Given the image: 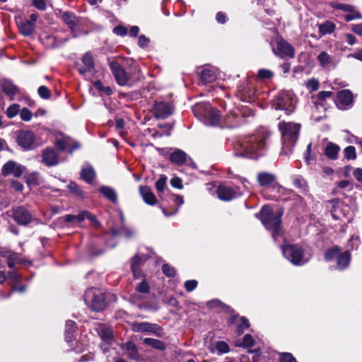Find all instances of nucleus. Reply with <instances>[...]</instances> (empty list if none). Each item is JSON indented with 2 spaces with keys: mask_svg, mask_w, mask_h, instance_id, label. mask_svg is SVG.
<instances>
[{
  "mask_svg": "<svg viewBox=\"0 0 362 362\" xmlns=\"http://www.w3.org/2000/svg\"><path fill=\"white\" fill-rule=\"evenodd\" d=\"M271 135L270 131L265 127H259L255 134L246 139L241 144L239 154L243 157L256 158L261 154Z\"/></svg>",
  "mask_w": 362,
  "mask_h": 362,
  "instance_id": "1",
  "label": "nucleus"
},
{
  "mask_svg": "<svg viewBox=\"0 0 362 362\" xmlns=\"http://www.w3.org/2000/svg\"><path fill=\"white\" fill-rule=\"evenodd\" d=\"M283 214L284 211L281 209L276 214H274L272 208L269 206H263L260 211L262 223L272 233L274 240L282 235L281 223Z\"/></svg>",
  "mask_w": 362,
  "mask_h": 362,
  "instance_id": "2",
  "label": "nucleus"
},
{
  "mask_svg": "<svg viewBox=\"0 0 362 362\" xmlns=\"http://www.w3.org/2000/svg\"><path fill=\"white\" fill-rule=\"evenodd\" d=\"M279 129L281 133L283 153L287 154L291 151L298 139L300 124L282 121L279 123Z\"/></svg>",
  "mask_w": 362,
  "mask_h": 362,
  "instance_id": "3",
  "label": "nucleus"
},
{
  "mask_svg": "<svg viewBox=\"0 0 362 362\" xmlns=\"http://www.w3.org/2000/svg\"><path fill=\"white\" fill-rule=\"evenodd\" d=\"M109 66L117 83L119 86H132L141 78V69L138 66H134L132 72L129 74L117 62H110Z\"/></svg>",
  "mask_w": 362,
  "mask_h": 362,
  "instance_id": "4",
  "label": "nucleus"
},
{
  "mask_svg": "<svg viewBox=\"0 0 362 362\" xmlns=\"http://www.w3.org/2000/svg\"><path fill=\"white\" fill-rule=\"evenodd\" d=\"M84 300L87 306L94 311H101L106 306L104 293L95 288H89L85 292Z\"/></svg>",
  "mask_w": 362,
  "mask_h": 362,
  "instance_id": "5",
  "label": "nucleus"
},
{
  "mask_svg": "<svg viewBox=\"0 0 362 362\" xmlns=\"http://www.w3.org/2000/svg\"><path fill=\"white\" fill-rule=\"evenodd\" d=\"M281 251L284 256L294 265H301L308 261L302 249L296 245H282Z\"/></svg>",
  "mask_w": 362,
  "mask_h": 362,
  "instance_id": "6",
  "label": "nucleus"
},
{
  "mask_svg": "<svg viewBox=\"0 0 362 362\" xmlns=\"http://www.w3.org/2000/svg\"><path fill=\"white\" fill-rule=\"evenodd\" d=\"M335 257H337V267L339 269L346 268L349 265L351 259L349 252L339 254V249L337 247H332L325 253V259L327 260L332 259Z\"/></svg>",
  "mask_w": 362,
  "mask_h": 362,
  "instance_id": "7",
  "label": "nucleus"
},
{
  "mask_svg": "<svg viewBox=\"0 0 362 362\" xmlns=\"http://www.w3.org/2000/svg\"><path fill=\"white\" fill-rule=\"evenodd\" d=\"M237 96L243 101L252 102L255 100L256 90L246 81L238 86Z\"/></svg>",
  "mask_w": 362,
  "mask_h": 362,
  "instance_id": "8",
  "label": "nucleus"
},
{
  "mask_svg": "<svg viewBox=\"0 0 362 362\" xmlns=\"http://www.w3.org/2000/svg\"><path fill=\"white\" fill-rule=\"evenodd\" d=\"M25 170V168L17 163L9 160L1 168V174L6 177L12 175L16 177H18L22 175Z\"/></svg>",
  "mask_w": 362,
  "mask_h": 362,
  "instance_id": "9",
  "label": "nucleus"
},
{
  "mask_svg": "<svg viewBox=\"0 0 362 362\" xmlns=\"http://www.w3.org/2000/svg\"><path fill=\"white\" fill-rule=\"evenodd\" d=\"M16 141L18 144L25 150L31 149L35 146V136L31 132H20Z\"/></svg>",
  "mask_w": 362,
  "mask_h": 362,
  "instance_id": "10",
  "label": "nucleus"
},
{
  "mask_svg": "<svg viewBox=\"0 0 362 362\" xmlns=\"http://www.w3.org/2000/svg\"><path fill=\"white\" fill-rule=\"evenodd\" d=\"M274 52L276 55L281 58L286 57L292 58L294 57V50L292 46L282 39L276 41V50L274 49Z\"/></svg>",
  "mask_w": 362,
  "mask_h": 362,
  "instance_id": "11",
  "label": "nucleus"
},
{
  "mask_svg": "<svg viewBox=\"0 0 362 362\" xmlns=\"http://www.w3.org/2000/svg\"><path fill=\"white\" fill-rule=\"evenodd\" d=\"M197 119L206 126L216 127L222 125L225 117L221 115H196Z\"/></svg>",
  "mask_w": 362,
  "mask_h": 362,
  "instance_id": "12",
  "label": "nucleus"
},
{
  "mask_svg": "<svg viewBox=\"0 0 362 362\" xmlns=\"http://www.w3.org/2000/svg\"><path fill=\"white\" fill-rule=\"evenodd\" d=\"M14 220L21 225H26L31 221L32 216L29 211L23 207H17L13 210Z\"/></svg>",
  "mask_w": 362,
  "mask_h": 362,
  "instance_id": "13",
  "label": "nucleus"
},
{
  "mask_svg": "<svg viewBox=\"0 0 362 362\" xmlns=\"http://www.w3.org/2000/svg\"><path fill=\"white\" fill-rule=\"evenodd\" d=\"M55 145L61 151L70 150V152L79 147L76 141L66 136H62L61 139L57 138Z\"/></svg>",
  "mask_w": 362,
  "mask_h": 362,
  "instance_id": "14",
  "label": "nucleus"
},
{
  "mask_svg": "<svg viewBox=\"0 0 362 362\" xmlns=\"http://www.w3.org/2000/svg\"><path fill=\"white\" fill-rule=\"evenodd\" d=\"M0 255L8 259V266L13 268L16 264H25L28 262L26 260L21 258L19 255L10 250H1Z\"/></svg>",
  "mask_w": 362,
  "mask_h": 362,
  "instance_id": "15",
  "label": "nucleus"
},
{
  "mask_svg": "<svg viewBox=\"0 0 362 362\" xmlns=\"http://www.w3.org/2000/svg\"><path fill=\"white\" fill-rule=\"evenodd\" d=\"M83 66H78V71L81 75H85L88 72H90L94 69V62L92 54L90 52L84 54L81 58Z\"/></svg>",
  "mask_w": 362,
  "mask_h": 362,
  "instance_id": "16",
  "label": "nucleus"
},
{
  "mask_svg": "<svg viewBox=\"0 0 362 362\" xmlns=\"http://www.w3.org/2000/svg\"><path fill=\"white\" fill-rule=\"evenodd\" d=\"M42 162L47 166H53L59 163L58 156L56 151L51 148H47L42 151Z\"/></svg>",
  "mask_w": 362,
  "mask_h": 362,
  "instance_id": "17",
  "label": "nucleus"
},
{
  "mask_svg": "<svg viewBox=\"0 0 362 362\" xmlns=\"http://www.w3.org/2000/svg\"><path fill=\"white\" fill-rule=\"evenodd\" d=\"M139 192L144 202L148 205L153 206L157 203V199L151 189L147 186H141Z\"/></svg>",
  "mask_w": 362,
  "mask_h": 362,
  "instance_id": "18",
  "label": "nucleus"
},
{
  "mask_svg": "<svg viewBox=\"0 0 362 362\" xmlns=\"http://www.w3.org/2000/svg\"><path fill=\"white\" fill-rule=\"evenodd\" d=\"M157 326L148 322H134L131 325V329L136 332H155Z\"/></svg>",
  "mask_w": 362,
  "mask_h": 362,
  "instance_id": "19",
  "label": "nucleus"
},
{
  "mask_svg": "<svg viewBox=\"0 0 362 362\" xmlns=\"http://www.w3.org/2000/svg\"><path fill=\"white\" fill-rule=\"evenodd\" d=\"M317 60L321 66L326 69L335 68L337 63L333 60L332 57L326 52H322L317 56Z\"/></svg>",
  "mask_w": 362,
  "mask_h": 362,
  "instance_id": "20",
  "label": "nucleus"
},
{
  "mask_svg": "<svg viewBox=\"0 0 362 362\" xmlns=\"http://www.w3.org/2000/svg\"><path fill=\"white\" fill-rule=\"evenodd\" d=\"M187 158L188 156L185 152L177 148L173 150L169 156L170 160L177 165H182L185 163Z\"/></svg>",
  "mask_w": 362,
  "mask_h": 362,
  "instance_id": "21",
  "label": "nucleus"
},
{
  "mask_svg": "<svg viewBox=\"0 0 362 362\" xmlns=\"http://www.w3.org/2000/svg\"><path fill=\"white\" fill-rule=\"evenodd\" d=\"M216 78V71L213 67L206 66L201 72V81L206 84L214 81Z\"/></svg>",
  "mask_w": 362,
  "mask_h": 362,
  "instance_id": "22",
  "label": "nucleus"
},
{
  "mask_svg": "<svg viewBox=\"0 0 362 362\" xmlns=\"http://www.w3.org/2000/svg\"><path fill=\"white\" fill-rule=\"evenodd\" d=\"M218 197L223 201H230L236 197V192L231 188L220 186L217 189Z\"/></svg>",
  "mask_w": 362,
  "mask_h": 362,
  "instance_id": "23",
  "label": "nucleus"
},
{
  "mask_svg": "<svg viewBox=\"0 0 362 362\" xmlns=\"http://www.w3.org/2000/svg\"><path fill=\"white\" fill-rule=\"evenodd\" d=\"M339 103L343 107H346L353 103V94L349 90H342L337 93Z\"/></svg>",
  "mask_w": 362,
  "mask_h": 362,
  "instance_id": "24",
  "label": "nucleus"
},
{
  "mask_svg": "<svg viewBox=\"0 0 362 362\" xmlns=\"http://www.w3.org/2000/svg\"><path fill=\"white\" fill-rule=\"evenodd\" d=\"M257 182L262 187H269L275 180L274 175L269 173H260L257 177Z\"/></svg>",
  "mask_w": 362,
  "mask_h": 362,
  "instance_id": "25",
  "label": "nucleus"
},
{
  "mask_svg": "<svg viewBox=\"0 0 362 362\" xmlns=\"http://www.w3.org/2000/svg\"><path fill=\"white\" fill-rule=\"evenodd\" d=\"M154 113H172L174 110L173 105L168 102H156L153 106Z\"/></svg>",
  "mask_w": 362,
  "mask_h": 362,
  "instance_id": "26",
  "label": "nucleus"
},
{
  "mask_svg": "<svg viewBox=\"0 0 362 362\" xmlns=\"http://www.w3.org/2000/svg\"><path fill=\"white\" fill-rule=\"evenodd\" d=\"M290 98L288 97L281 98L279 99L277 103L278 107L276 110H284L288 112V113H291L294 111L295 109V103L291 100L289 104L287 103L289 102Z\"/></svg>",
  "mask_w": 362,
  "mask_h": 362,
  "instance_id": "27",
  "label": "nucleus"
},
{
  "mask_svg": "<svg viewBox=\"0 0 362 362\" xmlns=\"http://www.w3.org/2000/svg\"><path fill=\"white\" fill-rule=\"evenodd\" d=\"M124 350L130 358L136 361L140 360V355L138 349L133 342L129 341L126 343L124 346Z\"/></svg>",
  "mask_w": 362,
  "mask_h": 362,
  "instance_id": "28",
  "label": "nucleus"
},
{
  "mask_svg": "<svg viewBox=\"0 0 362 362\" xmlns=\"http://www.w3.org/2000/svg\"><path fill=\"white\" fill-rule=\"evenodd\" d=\"M98 332L104 341L110 344L112 340V332L110 327L104 325H100L98 328Z\"/></svg>",
  "mask_w": 362,
  "mask_h": 362,
  "instance_id": "29",
  "label": "nucleus"
},
{
  "mask_svg": "<svg viewBox=\"0 0 362 362\" xmlns=\"http://www.w3.org/2000/svg\"><path fill=\"white\" fill-rule=\"evenodd\" d=\"M19 30L24 36H29L33 34L35 25L30 21H22L18 24Z\"/></svg>",
  "mask_w": 362,
  "mask_h": 362,
  "instance_id": "30",
  "label": "nucleus"
},
{
  "mask_svg": "<svg viewBox=\"0 0 362 362\" xmlns=\"http://www.w3.org/2000/svg\"><path fill=\"white\" fill-rule=\"evenodd\" d=\"M1 88L3 91L9 95L11 98H13L18 93V88L17 86L13 85L11 81L4 80L1 83Z\"/></svg>",
  "mask_w": 362,
  "mask_h": 362,
  "instance_id": "31",
  "label": "nucleus"
},
{
  "mask_svg": "<svg viewBox=\"0 0 362 362\" xmlns=\"http://www.w3.org/2000/svg\"><path fill=\"white\" fill-rule=\"evenodd\" d=\"M194 113H214L212 107L209 102L198 103L193 106Z\"/></svg>",
  "mask_w": 362,
  "mask_h": 362,
  "instance_id": "32",
  "label": "nucleus"
},
{
  "mask_svg": "<svg viewBox=\"0 0 362 362\" xmlns=\"http://www.w3.org/2000/svg\"><path fill=\"white\" fill-rule=\"evenodd\" d=\"M146 259V257H141L138 255L135 256L132 259V270L135 278L138 279L141 276V272L139 270V266L141 265V262Z\"/></svg>",
  "mask_w": 362,
  "mask_h": 362,
  "instance_id": "33",
  "label": "nucleus"
},
{
  "mask_svg": "<svg viewBox=\"0 0 362 362\" xmlns=\"http://www.w3.org/2000/svg\"><path fill=\"white\" fill-rule=\"evenodd\" d=\"M339 150L340 148L339 146L332 142H329L327 144L325 148V154L328 158L334 160L337 158V155L339 153Z\"/></svg>",
  "mask_w": 362,
  "mask_h": 362,
  "instance_id": "34",
  "label": "nucleus"
},
{
  "mask_svg": "<svg viewBox=\"0 0 362 362\" xmlns=\"http://www.w3.org/2000/svg\"><path fill=\"white\" fill-rule=\"evenodd\" d=\"M144 343L148 346H150L153 347V349H158V350H164L165 349V344L156 339L153 338H145L144 339Z\"/></svg>",
  "mask_w": 362,
  "mask_h": 362,
  "instance_id": "35",
  "label": "nucleus"
},
{
  "mask_svg": "<svg viewBox=\"0 0 362 362\" xmlns=\"http://www.w3.org/2000/svg\"><path fill=\"white\" fill-rule=\"evenodd\" d=\"M81 178L87 182H90L95 177V172L92 167L87 166L81 170Z\"/></svg>",
  "mask_w": 362,
  "mask_h": 362,
  "instance_id": "36",
  "label": "nucleus"
},
{
  "mask_svg": "<svg viewBox=\"0 0 362 362\" xmlns=\"http://www.w3.org/2000/svg\"><path fill=\"white\" fill-rule=\"evenodd\" d=\"M100 192L111 202H117V196L115 191L113 189L108 187H102L100 189Z\"/></svg>",
  "mask_w": 362,
  "mask_h": 362,
  "instance_id": "37",
  "label": "nucleus"
},
{
  "mask_svg": "<svg viewBox=\"0 0 362 362\" xmlns=\"http://www.w3.org/2000/svg\"><path fill=\"white\" fill-rule=\"evenodd\" d=\"M63 21L73 30L76 25L77 21L76 16L69 12H66L62 15Z\"/></svg>",
  "mask_w": 362,
  "mask_h": 362,
  "instance_id": "38",
  "label": "nucleus"
},
{
  "mask_svg": "<svg viewBox=\"0 0 362 362\" xmlns=\"http://www.w3.org/2000/svg\"><path fill=\"white\" fill-rule=\"evenodd\" d=\"M293 183L296 188L301 189L302 192H306L308 191L307 183L303 177L300 176L293 177Z\"/></svg>",
  "mask_w": 362,
  "mask_h": 362,
  "instance_id": "39",
  "label": "nucleus"
},
{
  "mask_svg": "<svg viewBox=\"0 0 362 362\" xmlns=\"http://www.w3.org/2000/svg\"><path fill=\"white\" fill-rule=\"evenodd\" d=\"M31 113L25 107H21L19 104H13L11 105L6 111V113Z\"/></svg>",
  "mask_w": 362,
  "mask_h": 362,
  "instance_id": "40",
  "label": "nucleus"
},
{
  "mask_svg": "<svg viewBox=\"0 0 362 362\" xmlns=\"http://www.w3.org/2000/svg\"><path fill=\"white\" fill-rule=\"evenodd\" d=\"M335 25L330 21H327L321 24L319 27V30L322 35L331 33L334 30Z\"/></svg>",
  "mask_w": 362,
  "mask_h": 362,
  "instance_id": "41",
  "label": "nucleus"
},
{
  "mask_svg": "<svg viewBox=\"0 0 362 362\" xmlns=\"http://www.w3.org/2000/svg\"><path fill=\"white\" fill-rule=\"evenodd\" d=\"M40 175L37 173H32L26 177V182L28 185H36L40 183Z\"/></svg>",
  "mask_w": 362,
  "mask_h": 362,
  "instance_id": "42",
  "label": "nucleus"
},
{
  "mask_svg": "<svg viewBox=\"0 0 362 362\" xmlns=\"http://www.w3.org/2000/svg\"><path fill=\"white\" fill-rule=\"evenodd\" d=\"M75 330V322L72 320H68L66 322V339L69 341L71 339L72 333Z\"/></svg>",
  "mask_w": 362,
  "mask_h": 362,
  "instance_id": "43",
  "label": "nucleus"
},
{
  "mask_svg": "<svg viewBox=\"0 0 362 362\" xmlns=\"http://www.w3.org/2000/svg\"><path fill=\"white\" fill-rule=\"evenodd\" d=\"M64 218L66 222H76L79 223L85 220V214L82 212L77 216L69 214L66 215Z\"/></svg>",
  "mask_w": 362,
  "mask_h": 362,
  "instance_id": "44",
  "label": "nucleus"
},
{
  "mask_svg": "<svg viewBox=\"0 0 362 362\" xmlns=\"http://www.w3.org/2000/svg\"><path fill=\"white\" fill-rule=\"evenodd\" d=\"M167 182V177L161 175L156 182V188L158 192H163L165 188Z\"/></svg>",
  "mask_w": 362,
  "mask_h": 362,
  "instance_id": "45",
  "label": "nucleus"
},
{
  "mask_svg": "<svg viewBox=\"0 0 362 362\" xmlns=\"http://www.w3.org/2000/svg\"><path fill=\"white\" fill-rule=\"evenodd\" d=\"M344 156L348 160H354L356 158V148L354 146H349L344 149Z\"/></svg>",
  "mask_w": 362,
  "mask_h": 362,
  "instance_id": "46",
  "label": "nucleus"
},
{
  "mask_svg": "<svg viewBox=\"0 0 362 362\" xmlns=\"http://www.w3.org/2000/svg\"><path fill=\"white\" fill-rule=\"evenodd\" d=\"M257 76L262 80L269 79L274 76V73L269 69H261L258 71Z\"/></svg>",
  "mask_w": 362,
  "mask_h": 362,
  "instance_id": "47",
  "label": "nucleus"
},
{
  "mask_svg": "<svg viewBox=\"0 0 362 362\" xmlns=\"http://www.w3.org/2000/svg\"><path fill=\"white\" fill-rule=\"evenodd\" d=\"M306 87L311 91H315L319 88V81L314 78L309 79L306 82Z\"/></svg>",
  "mask_w": 362,
  "mask_h": 362,
  "instance_id": "48",
  "label": "nucleus"
},
{
  "mask_svg": "<svg viewBox=\"0 0 362 362\" xmlns=\"http://www.w3.org/2000/svg\"><path fill=\"white\" fill-rule=\"evenodd\" d=\"M38 94L43 99H48L50 97V92L49 89L45 86H41L39 87Z\"/></svg>",
  "mask_w": 362,
  "mask_h": 362,
  "instance_id": "49",
  "label": "nucleus"
},
{
  "mask_svg": "<svg viewBox=\"0 0 362 362\" xmlns=\"http://www.w3.org/2000/svg\"><path fill=\"white\" fill-rule=\"evenodd\" d=\"M351 12L346 15L344 16V19L346 21H351L354 19H359L361 18V15L356 11H350Z\"/></svg>",
  "mask_w": 362,
  "mask_h": 362,
  "instance_id": "50",
  "label": "nucleus"
},
{
  "mask_svg": "<svg viewBox=\"0 0 362 362\" xmlns=\"http://www.w3.org/2000/svg\"><path fill=\"white\" fill-rule=\"evenodd\" d=\"M48 0H33V5L40 11H45L47 8L46 1Z\"/></svg>",
  "mask_w": 362,
  "mask_h": 362,
  "instance_id": "51",
  "label": "nucleus"
},
{
  "mask_svg": "<svg viewBox=\"0 0 362 362\" xmlns=\"http://www.w3.org/2000/svg\"><path fill=\"white\" fill-rule=\"evenodd\" d=\"M163 272L167 276H174L175 274V270L173 267L168 264H165L163 266Z\"/></svg>",
  "mask_w": 362,
  "mask_h": 362,
  "instance_id": "52",
  "label": "nucleus"
},
{
  "mask_svg": "<svg viewBox=\"0 0 362 362\" xmlns=\"http://www.w3.org/2000/svg\"><path fill=\"white\" fill-rule=\"evenodd\" d=\"M241 322H242L243 325H239L237 327V332H238V334H241L243 332L244 329H247L250 327V323L247 318L243 317L241 318Z\"/></svg>",
  "mask_w": 362,
  "mask_h": 362,
  "instance_id": "53",
  "label": "nucleus"
},
{
  "mask_svg": "<svg viewBox=\"0 0 362 362\" xmlns=\"http://www.w3.org/2000/svg\"><path fill=\"white\" fill-rule=\"evenodd\" d=\"M136 290L140 293H146L149 291V286L148 283L143 280L137 286Z\"/></svg>",
  "mask_w": 362,
  "mask_h": 362,
  "instance_id": "54",
  "label": "nucleus"
},
{
  "mask_svg": "<svg viewBox=\"0 0 362 362\" xmlns=\"http://www.w3.org/2000/svg\"><path fill=\"white\" fill-rule=\"evenodd\" d=\"M170 185L172 187L177 189H182V181L180 177H175L170 180Z\"/></svg>",
  "mask_w": 362,
  "mask_h": 362,
  "instance_id": "55",
  "label": "nucleus"
},
{
  "mask_svg": "<svg viewBox=\"0 0 362 362\" xmlns=\"http://www.w3.org/2000/svg\"><path fill=\"white\" fill-rule=\"evenodd\" d=\"M197 286V281L196 280H189L185 283V287L189 292L192 291Z\"/></svg>",
  "mask_w": 362,
  "mask_h": 362,
  "instance_id": "56",
  "label": "nucleus"
},
{
  "mask_svg": "<svg viewBox=\"0 0 362 362\" xmlns=\"http://www.w3.org/2000/svg\"><path fill=\"white\" fill-rule=\"evenodd\" d=\"M254 344V339L250 334L245 335L243 338V341L242 342V345L244 346L250 347Z\"/></svg>",
  "mask_w": 362,
  "mask_h": 362,
  "instance_id": "57",
  "label": "nucleus"
},
{
  "mask_svg": "<svg viewBox=\"0 0 362 362\" xmlns=\"http://www.w3.org/2000/svg\"><path fill=\"white\" fill-rule=\"evenodd\" d=\"M47 39L50 42V46L52 47H57L59 46L62 42H65L68 40L67 38H64L62 42H58L56 37L54 36H48Z\"/></svg>",
  "mask_w": 362,
  "mask_h": 362,
  "instance_id": "58",
  "label": "nucleus"
},
{
  "mask_svg": "<svg viewBox=\"0 0 362 362\" xmlns=\"http://www.w3.org/2000/svg\"><path fill=\"white\" fill-rule=\"evenodd\" d=\"M113 33L117 35L124 36L127 34V29L124 26L118 25L114 28Z\"/></svg>",
  "mask_w": 362,
  "mask_h": 362,
  "instance_id": "59",
  "label": "nucleus"
},
{
  "mask_svg": "<svg viewBox=\"0 0 362 362\" xmlns=\"http://www.w3.org/2000/svg\"><path fill=\"white\" fill-rule=\"evenodd\" d=\"M216 348L221 353H227L229 351L228 344L224 341H218L216 343Z\"/></svg>",
  "mask_w": 362,
  "mask_h": 362,
  "instance_id": "60",
  "label": "nucleus"
},
{
  "mask_svg": "<svg viewBox=\"0 0 362 362\" xmlns=\"http://www.w3.org/2000/svg\"><path fill=\"white\" fill-rule=\"evenodd\" d=\"M281 362H296V359L290 354L284 353L281 355Z\"/></svg>",
  "mask_w": 362,
  "mask_h": 362,
  "instance_id": "61",
  "label": "nucleus"
},
{
  "mask_svg": "<svg viewBox=\"0 0 362 362\" xmlns=\"http://www.w3.org/2000/svg\"><path fill=\"white\" fill-rule=\"evenodd\" d=\"M216 20L218 23L224 24L227 21V16L224 13L220 11L216 13Z\"/></svg>",
  "mask_w": 362,
  "mask_h": 362,
  "instance_id": "62",
  "label": "nucleus"
},
{
  "mask_svg": "<svg viewBox=\"0 0 362 362\" xmlns=\"http://www.w3.org/2000/svg\"><path fill=\"white\" fill-rule=\"evenodd\" d=\"M149 39L147 38L145 35H141L139 36V45L141 47H146L148 46V43H149Z\"/></svg>",
  "mask_w": 362,
  "mask_h": 362,
  "instance_id": "63",
  "label": "nucleus"
},
{
  "mask_svg": "<svg viewBox=\"0 0 362 362\" xmlns=\"http://www.w3.org/2000/svg\"><path fill=\"white\" fill-rule=\"evenodd\" d=\"M83 214H85V219L87 218V219L90 220V221L95 226H99V222H98V221L97 220L96 217L94 215H92V214L88 213V212H83Z\"/></svg>",
  "mask_w": 362,
  "mask_h": 362,
  "instance_id": "64",
  "label": "nucleus"
}]
</instances>
